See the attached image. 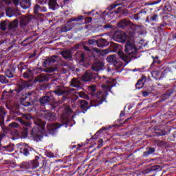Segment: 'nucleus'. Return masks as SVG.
<instances>
[{
  "label": "nucleus",
  "instance_id": "1",
  "mask_svg": "<svg viewBox=\"0 0 176 176\" xmlns=\"http://www.w3.org/2000/svg\"><path fill=\"white\" fill-rule=\"evenodd\" d=\"M102 85L101 87L104 89L102 91H97V86L96 85H92L88 87V90L89 94L92 97V100L90 101V107H98L101 105L108 96V92L111 93L112 91V87H116L118 82L116 79L108 78L107 77L103 76L102 79Z\"/></svg>",
  "mask_w": 176,
  "mask_h": 176
},
{
  "label": "nucleus",
  "instance_id": "2",
  "mask_svg": "<svg viewBox=\"0 0 176 176\" xmlns=\"http://www.w3.org/2000/svg\"><path fill=\"white\" fill-rule=\"evenodd\" d=\"M34 123L36 126L32 129L30 133L34 141L39 142L43 138V135H47L46 133V122L43 121L39 118L34 120Z\"/></svg>",
  "mask_w": 176,
  "mask_h": 176
},
{
  "label": "nucleus",
  "instance_id": "3",
  "mask_svg": "<svg viewBox=\"0 0 176 176\" xmlns=\"http://www.w3.org/2000/svg\"><path fill=\"white\" fill-rule=\"evenodd\" d=\"M124 47V52L120 50L118 52V55L122 61L129 63L130 57L135 56V54H137L138 50L137 49V47H135V45L130 41L126 43Z\"/></svg>",
  "mask_w": 176,
  "mask_h": 176
},
{
  "label": "nucleus",
  "instance_id": "4",
  "mask_svg": "<svg viewBox=\"0 0 176 176\" xmlns=\"http://www.w3.org/2000/svg\"><path fill=\"white\" fill-rule=\"evenodd\" d=\"M54 94L56 96H69V94H78V96L80 98H85V100H89V95L86 94V93L83 91H79L77 92L76 89H56L54 91Z\"/></svg>",
  "mask_w": 176,
  "mask_h": 176
},
{
  "label": "nucleus",
  "instance_id": "5",
  "mask_svg": "<svg viewBox=\"0 0 176 176\" xmlns=\"http://www.w3.org/2000/svg\"><path fill=\"white\" fill-rule=\"evenodd\" d=\"M43 162H45L42 158L38 156H35V159L31 161H23L20 164L21 168H25L28 170H34L35 168H38L39 167V164H43Z\"/></svg>",
  "mask_w": 176,
  "mask_h": 176
},
{
  "label": "nucleus",
  "instance_id": "6",
  "mask_svg": "<svg viewBox=\"0 0 176 176\" xmlns=\"http://www.w3.org/2000/svg\"><path fill=\"white\" fill-rule=\"evenodd\" d=\"M19 152L23 156L28 157V156H32V155H35L36 151L34 148H32L30 144L25 143H19Z\"/></svg>",
  "mask_w": 176,
  "mask_h": 176
},
{
  "label": "nucleus",
  "instance_id": "7",
  "mask_svg": "<svg viewBox=\"0 0 176 176\" xmlns=\"http://www.w3.org/2000/svg\"><path fill=\"white\" fill-rule=\"evenodd\" d=\"M99 79H102V78L98 76V74L94 73L91 70H87L81 76L82 82H97Z\"/></svg>",
  "mask_w": 176,
  "mask_h": 176
},
{
  "label": "nucleus",
  "instance_id": "8",
  "mask_svg": "<svg viewBox=\"0 0 176 176\" xmlns=\"http://www.w3.org/2000/svg\"><path fill=\"white\" fill-rule=\"evenodd\" d=\"M64 122H65L64 123H61V124H54V123L47 124V131L48 134L54 135V134L57 133V129H60L61 126H65V127H67L68 126V119L65 118Z\"/></svg>",
  "mask_w": 176,
  "mask_h": 176
},
{
  "label": "nucleus",
  "instance_id": "9",
  "mask_svg": "<svg viewBox=\"0 0 176 176\" xmlns=\"http://www.w3.org/2000/svg\"><path fill=\"white\" fill-rule=\"evenodd\" d=\"M17 119L18 122H19L22 126H25V127H31V121H30L32 119L31 114H22V116Z\"/></svg>",
  "mask_w": 176,
  "mask_h": 176
},
{
  "label": "nucleus",
  "instance_id": "10",
  "mask_svg": "<svg viewBox=\"0 0 176 176\" xmlns=\"http://www.w3.org/2000/svg\"><path fill=\"white\" fill-rule=\"evenodd\" d=\"M53 101V96L52 93L48 92L45 94V96L41 97L39 100V102L41 107H46V105H50Z\"/></svg>",
  "mask_w": 176,
  "mask_h": 176
},
{
  "label": "nucleus",
  "instance_id": "11",
  "mask_svg": "<svg viewBox=\"0 0 176 176\" xmlns=\"http://www.w3.org/2000/svg\"><path fill=\"white\" fill-rule=\"evenodd\" d=\"M77 105L81 111H80V113H86L87 112V110L91 108V107L90 106V103L89 105V102L85 100H78L77 102Z\"/></svg>",
  "mask_w": 176,
  "mask_h": 176
},
{
  "label": "nucleus",
  "instance_id": "12",
  "mask_svg": "<svg viewBox=\"0 0 176 176\" xmlns=\"http://www.w3.org/2000/svg\"><path fill=\"white\" fill-rule=\"evenodd\" d=\"M58 61V56L56 55H53L51 56H49L46 58L45 60L43 62V67H46L47 65H53V64H55Z\"/></svg>",
  "mask_w": 176,
  "mask_h": 176
},
{
  "label": "nucleus",
  "instance_id": "13",
  "mask_svg": "<svg viewBox=\"0 0 176 176\" xmlns=\"http://www.w3.org/2000/svg\"><path fill=\"white\" fill-rule=\"evenodd\" d=\"M126 33L122 32H116L113 36V40L121 43L126 42Z\"/></svg>",
  "mask_w": 176,
  "mask_h": 176
},
{
  "label": "nucleus",
  "instance_id": "14",
  "mask_svg": "<svg viewBox=\"0 0 176 176\" xmlns=\"http://www.w3.org/2000/svg\"><path fill=\"white\" fill-rule=\"evenodd\" d=\"M157 148L156 146H147L143 152L142 157H148L151 155H153L156 152Z\"/></svg>",
  "mask_w": 176,
  "mask_h": 176
},
{
  "label": "nucleus",
  "instance_id": "15",
  "mask_svg": "<svg viewBox=\"0 0 176 176\" xmlns=\"http://www.w3.org/2000/svg\"><path fill=\"white\" fill-rule=\"evenodd\" d=\"M157 148L156 146H147L143 152L142 157H148L151 155H153L156 152Z\"/></svg>",
  "mask_w": 176,
  "mask_h": 176
},
{
  "label": "nucleus",
  "instance_id": "16",
  "mask_svg": "<svg viewBox=\"0 0 176 176\" xmlns=\"http://www.w3.org/2000/svg\"><path fill=\"white\" fill-rule=\"evenodd\" d=\"M129 1L127 0H117L114 3L111 4L108 8V10H113L117 6H127Z\"/></svg>",
  "mask_w": 176,
  "mask_h": 176
},
{
  "label": "nucleus",
  "instance_id": "17",
  "mask_svg": "<svg viewBox=\"0 0 176 176\" xmlns=\"http://www.w3.org/2000/svg\"><path fill=\"white\" fill-rule=\"evenodd\" d=\"M146 23L151 24V25H155V23H159V14H151L146 16Z\"/></svg>",
  "mask_w": 176,
  "mask_h": 176
},
{
  "label": "nucleus",
  "instance_id": "18",
  "mask_svg": "<svg viewBox=\"0 0 176 176\" xmlns=\"http://www.w3.org/2000/svg\"><path fill=\"white\" fill-rule=\"evenodd\" d=\"M104 63L102 61L96 60L91 65L92 71L95 72H99V71H104Z\"/></svg>",
  "mask_w": 176,
  "mask_h": 176
},
{
  "label": "nucleus",
  "instance_id": "19",
  "mask_svg": "<svg viewBox=\"0 0 176 176\" xmlns=\"http://www.w3.org/2000/svg\"><path fill=\"white\" fill-rule=\"evenodd\" d=\"M83 14H87V17L85 18V24H89L93 21V17L97 14V12L96 10H92L91 11L83 12Z\"/></svg>",
  "mask_w": 176,
  "mask_h": 176
},
{
  "label": "nucleus",
  "instance_id": "20",
  "mask_svg": "<svg viewBox=\"0 0 176 176\" xmlns=\"http://www.w3.org/2000/svg\"><path fill=\"white\" fill-rule=\"evenodd\" d=\"M131 24L133 23L129 21V19H122L118 23V27L124 30L125 28H127V27L131 26Z\"/></svg>",
  "mask_w": 176,
  "mask_h": 176
},
{
  "label": "nucleus",
  "instance_id": "21",
  "mask_svg": "<svg viewBox=\"0 0 176 176\" xmlns=\"http://www.w3.org/2000/svg\"><path fill=\"white\" fill-rule=\"evenodd\" d=\"M59 109L61 111L63 115H66V116H69V115L72 113V109H71V107L65 104L60 107Z\"/></svg>",
  "mask_w": 176,
  "mask_h": 176
},
{
  "label": "nucleus",
  "instance_id": "22",
  "mask_svg": "<svg viewBox=\"0 0 176 176\" xmlns=\"http://www.w3.org/2000/svg\"><path fill=\"white\" fill-rule=\"evenodd\" d=\"M85 19V16L83 15H79L77 16L72 17L68 19V23H72V22H76L77 23V25H80L82 23V20Z\"/></svg>",
  "mask_w": 176,
  "mask_h": 176
},
{
  "label": "nucleus",
  "instance_id": "23",
  "mask_svg": "<svg viewBox=\"0 0 176 176\" xmlns=\"http://www.w3.org/2000/svg\"><path fill=\"white\" fill-rule=\"evenodd\" d=\"M47 80H49V77L43 74H38L34 79L36 83L37 82H38V83H43V82H47Z\"/></svg>",
  "mask_w": 176,
  "mask_h": 176
},
{
  "label": "nucleus",
  "instance_id": "24",
  "mask_svg": "<svg viewBox=\"0 0 176 176\" xmlns=\"http://www.w3.org/2000/svg\"><path fill=\"white\" fill-rule=\"evenodd\" d=\"M60 54H61L62 57H63L65 60L72 61V54L71 53V51L63 50L60 52Z\"/></svg>",
  "mask_w": 176,
  "mask_h": 176
},
{
  "label": "nucleus",
  "instance_id": "25",
  "mask_svg": "<svg viewBox=\"0 0 176 176\" xmlns=\"http://www.w3.org/2000/svg\"><path fill=\"white\" fill-rule=\"evenodd\" d=\"M25 87H27V83L25 82L19 83L16 85L14 89V91H16V94H20V93H21V91H23V90L25 89Z\"/></svg>",
  "mask_w": 176,
  "mask_h": 176
},
{
  "label": "nucleus",
  "instance_id": "26",
  "mask_svg": "<svg viewBox=\"0 0 176 176\" xmlns=\"http://www.w3.org/2000/svg\"><path fill=\"white\" fill-rule=\"evenodd\" d=\"M34 92H22L20 100H33L32 97H34Z\"/></svg>",
  "mask_w": 176,
  "mask_h": 176
},
{
  "label": "nucleus",
  "instance_id": "27",
  "mask_svg": "<svg viewBox=\"0 0 176 176\" xmlns=\"http://www.w3.org/2000/svg\"><path fill=\"white\" fill-rule=\"evenodd\" d=\"M31 126H25L22 125V129L19 131V135L21 138H27L28 137V129Z\"/></svg>",
  "mask_w": 176,
  "mask_h": 176
},
{
  "label": "nucleus",
  "instance_id": "28",
  "mask_svg": "<svg viewBox=\"0 0 176 176\" xmlns=\"http://www.w3.org/2000/svg\"><path fill=\"white\" fill-rule=\"evenodd\" d=\"M80 81L78 80L76 78H74L72 79L71 82H70V86L72 87H76V89H82V86L80 85Z\"/></svg>",
  "mask_w": 176,
  "mask_h": 176
},
{
  "label": "nucleus",
  "instance_id": "29",
  "mask_svg": "<svg viewBox=\"0 0 176 176\" xmlns=\"http://www.w3.org/2000/svg\"><path fill=\"white\" fill-rule=\"evenodd\" d=\"M28 24H30V19L27 17L23 18L19 22V26L24 30L27 29Z\"/></svg>",
  "mask_w": 176,
  "mask_h": 176
},
{
  "label": "nucleus",
  "instance_id": "30",
  "mask_svg": "<svg viewBox=\"0 0 176 176\" xmlns=\"http://www.w3.org/2000/svg\"><path fill=\"white\" fill-rule=\"evenodd\" d=\"M96 45L98 47H105L109 45V43L107 39L100 38L97 40Z\"/></svg>",
  "mask_w": 176,
  "mask_h": 176
},
{
  "label": "nucleus",
  "instance_id": "31",
  "mask_svg": "<svg viewBox=\"0 0 176 176\" xmlns=\"http://www.w3.org/2000/svg\"><path fill=\"white\" fill-rule=\"evenodd\" d=\"M19 27V19H16L12 22L8 21V29L12 31H16V28Z\"/></svg>",
  "mask_w": 176,
  "mask_h": 176
},
{
  "label": "nucleus",
  "instance_id": "32",
  "mask_svg": "<svg viewBox=\"0 0 176 176\" xmlns=\"http://www.w3.org/2000/svg\"><path fill=\"white\" fill-rule=\"evenodd\" d=\"M151 58L153 60V62L150 66L151 68H155L156 65H159L160 64H162V60H160V58H159V56H151Z\"/></svg>",
  "mask_w": 176,
  "mask_h": 176
},
{
  "label": "nucleus",
  "instance_id": "33",
  "mask_svg": "<svg viewBox=\"0 0 176 176\" xmlns=\"http://www.w3.org/2000/svg\"><path fill=\"white\" fill-rule=\"evenodd\" d=\"M44 118L46 120L49 122H54L57 117H56V113H45L44 115Z\"/></svg>",
  "mask_w": 176,
  "mask_h": 176
},
{
  "label": "nucleus",
  "instance_id": "34",
  "mask_svg": "<svg viewBox=\"0 0 176 176\" xmlns=\"http://www.w3.org/2000/svg\"><path fill=\"white\" fill-rule=\"evenodd\" d=\"M61 104H63L62 100L54 102L52 100L51 103L49 105L50 110V111H56V109L58 108V107H59Z\"/></svg>",
  "mask_w": 176,
  "mask_h": 176
},
{
  "label": "nucleus",
  "instance_id": "35",
  "mask_svg": "<svg viewBox=\"0 0 176 176\" xmlns=\"http://www.w3.org/2000/svg\"><path fill=\"white\" fill-rule=\"evenodd\" d=\"M19 5L22 9H28L31 6V0H20Z\"/></svg>",
  "mask_w": 176,
  "mask_h": 176
},
{
  "label": "nucleus",
  "instance_id": "36",
  "mask_svg": "<svg viewBox=\"0 0 176 176\" xmlns=\"http://www.w3.org/2000/svg\"><path fill=\"white\" fill-rule=\"evenodd\" d=\"M145 80H146V77L145 76H142V78H140L135 84L136 89H142V87H144V83H145Z\"/></svg>",
  "mask_w": 176,
  "mask_h": 176
},
{
  "label": "nucleus",
  "instance_id": "37",
  "mask_svg": "<svg viewBox=\"0 0 176 176\" xmlns=\"http://www.w3.org/2000/svg\"><path fill=\"white\" fill-rule=\"evenodd\" d=\"M146 14V10H142L139 11L138 13L135 14L133 16L134 20H140V19H142L144 16Z\"/></svg>",
  "mask_w": 176,
  "mask_h": 176
},
{
  "label": "nucleus",
  "instance_id": "38",
  "mask_svg": "<svg viewBox=\"0 0 176 176\" xmlns=\"http://www.w3.org/2000/svg\"><path fill=\"white\" fill-rule=\"evenodd\" d=\"M20 104L23 105V107H30L32 104H34L35 102V99H31V100H23L20 99Z\"/></svg>",
  "mask_w": 176,
  "mask_h": 176
},
{
  "label": "nucleus",
  "instance_id": "39",
  "mask_svg": "<svg viewBox=\"0 0 176 176\" xmlns=\"http://www.w3.org/2000/svg\"><path fill=\"white\" fill-rule=\"evenodd\" d=\"M48 6L52 10H56L58 8V4L56 0H49Z\"/></svg>",
  "mask_w": 176,
  "mask_h": 176
},
{
  "label": "nucleus",
  "instance_id": "40",
  "mask_svg": "<svg viewBox=\"0 0 176 176\" xmlns=\"http://www.w3.org/2000/svg\"><path fill=\"white\" fill-rule=\"evenodd\" d=\"M14 72H16L15 68H10L6 70V76L7 78H14Z\"/></svg>",
  "mask_w": 176,
  "mask_h": 176
},
{
  "label": "nucleus",
  "instance_id": "41",
  "mask_svg": "<svg viewBox=\"0 0 176 176\" xmlns=\"http://www.w3.org/2000/svg\"><path fill=\"white\" fill-rule=\"evenodd\" d=\"M72 30V26L70 23H68V20L65 26L62 27L60 29V32H68V31H71Z\"/></svg>",
  "mask_w": 176,
  "mask_h": 176
},
{
  "label": "nucleus",
  "instance_id": "42",
  "mask_svg": "<svg viewBox=\"0 0 176 176\" xmlns=\"http://www.w3.org/2000/svg\"><path fill=\"white\" fill-rule=\"evenodd\" d=\"M6 116V110L3 107H0V123H3Z\"/></svg>",
  "mask_w": 176,
  "mask_h": 176
},
{
  "label": "nucleus",
  "instance_id": "43",
  "mask_svg": "<svg viewBox=\"0 0 176 176\" xmlns=\"http://www.w3.org/2000/svg\"><path fill=\"white\" fill-rule=\"evenodd\" d=\"M40 170L44 175H49L50 174V168L48 166L43 165L40 167Z\"/></svg>",
  "mask_w": 176,
  "mask_h": 176
},
{
  "label": "nucleus",
  "instance_id": "44",
  "mask_svg": "<svg viewBox=\"0 0 176 176\" xmlns=\"http://www.w3.org/2000/svg\"><path fill=\"white\" fill-rule=\"evenodd\" d=\"M39 12H46V8L42 10V8L39 5L36 4L34 7V14H38Z\"/></svg>",
  "mask_w": 176,
  "mask_h": 176
},
{
  "label": "nucleus",
  "instance_id": "45",
  "mask_svg": "<svg viewBox=\"0 0 176 176\" xmlns=\"http://www.w3.org/2000/svg\"><path fill=\"white\" fill-rule=\"evenodd\" d=\"M9 21L6 20L0 23V30L1 31H6V28L8 27Z\"/></svg>",
  "mask_w": 176,
  "mask_h": 176
},
{
  "label": "nucleus",
  "instance_id": "46",
  "mask_svg": "<svg viewBox=\"0 0 176 176\" xmlns=\"http://www.w3.org/2000/svg\"><path fill=\"white\" fill-rule=\"evenodd\" d=\"M107 61L108 63H111L112 64H116V63H118V60H116V58L113 55H110L107 56Z\"/></svg>",
  "mask_w": 176,
  "mask_h": 176
},
{
  "label": "nucleus",
  "instance_id": "47",
  "mask_svg": "<svg viewBox=\"0 0 176 176\" xmlns=\"http://www.w3.org/2000/svg\"><path fill=\"white\" fill-rule=\"evenodd\" d=\"M160 69H164V71L162 72L160 79L161 78H164V76H166V74H167L168 71H170V68L166 67H162V66H160Z\"/></svg>",
  "mask_w": 176,
  "mask_h": 176
},
{
  "label": "nucleus",
  "instance_id": "48",
  "mask_svg": "<svg viewBox=\"0 0 176 176\" xmlns=\"http://www.w3.org/2000/svg\"><path fill=\"white\" fill-rule=\"evenodd\" d=\"M167 25H168V23L166 22L165 21H163L162 23L158 24L157 30H158V31H162L163 28H164V27H166Z\"/></svg>",
  "mask_w": 176,
  "mask_h": 176
},
{
  "label": "nucleus",
  "instance_id": "49",
  "mask_svg": "<svg viewBox=\"0 0 176 176\" xmlns=\"http://www.w3.org/2000/svg\"><path fill=\"white\" fill-rule=\"evenodd\" d=\"M155 133L160 136L166 135V134H167V131L164 129H155Z\"/></svg>",
  "mask_w": 176,
  "mask_h": 176
},
{
  "label": "nucleus",
  "instance_id": "50",
  "mask_svg": "<svg viewBox=\"0 0 176 176\" xmlns=\"http://www.w3.org/2000/svg\"><path fill=\"white\" fill-rule=\"evenodd\" d=\"M0 83L6 85V83H9V80L7 79L6 76L3 75H0Z\"/></svg>",
  "mask_w": 176,
  "mask_h": 176
},
{
  "label": "nucleus",
  "instance_id": "51",
  "mask_svg": "<svg viewBox=\"0 0 176 176\" xmlns=\"http://www.w3.org/2000/svg\"><path fill=\"white\" fill-rule=\"evenodd\" d=\"M2 148L6 149V151H7L8 152H13V151H14V147L13 146V144L4 146H2Z\"/></svg>",
  "mask_w": 176,
  "mask_h": 176
},
{
  "label": "nucleus",
  "instance_id": "52",
  "mask_svg": "<svg viewBox=\"0 0 176 176\" xmlns=\"http://www.w3.org/2000/svg\"><path fill=\"white\" fill-rule=\"evenodd\" d=\"M76 57H78L81 61H85V54L82 52H78L76 54Z\"/></svg>",
  "mask_w": 176,
  "mask_h": 176
},
{
  "label": "nucleus",
  "instance_id": "53",
  "mask_svg": "<svg viewBox=\"0 0 176 176\" xmlns=\"http://www.w3.org/2000/svg\"><path fill=\"white\" fill-rule=\"evenodd\" d=\"M30 40V38H25L24 41L21 42L22 46H24L26 47V46H30L31 43H32V41H28Z\"/></svg>",
  "mask_w": 176,
  "mask_h": 176
},
{
  "label": "nucleus",
  "instance_id": "54",
  "mask_svg": "<svg viewBox=\"0 0 176 176\" xmlns=\"http://www.w3.org/2000/svg\"><path fill=\"white\" fill-rule=\"evenodd\" d=\"M168 98H170V96L166 95V93L163 94L160 98V102H164V101H166Z\"/></svg>",
  "mask_w": 176,
  "mask_h": 176
},
{
  "label": "nucleus",
  "instance_id": "55",
  "mask_svg": "<svg viewBox=\"0 0 176 176\" xmlns=\"http://www.w3.org/2000/svg\"><path fill=\"white\" fill-rule=\"evenodd\" d=\"M25 65H24V63L20 62L19 64L17 66L18 70L19 72H23V69H25Z\"/></svg>",
  "mask_w": 176,
  "mask_h": 176
},
{
  "label": "nucleus",
  "instance_id": "56",
  "mask_svg": "<svg viewBox=\"0 0 176 176\" xmlns=\"http://www.w3.org/2000/svg\"><path fill=\"white\" fill-rule=\"evenodd\" d=\"M100 133H102V130H99L94 136H92L90 138V141H91V140H97V138H98V137H100Z\"/></svg>",
  "mask_w": 176,
  "mask_h": 176
},
{
  "label": "nucleus",
  "instance_id": "57",
  "mask_svg": "<svg viewBox=\"0 0 176 176\" xmlns=\"http://www.w3.org/2000/svg\"><path fill=\"white\" fill-rule=\"evenodd\" d=\"M175 91V89L174 88L169 89L165 92L166 95H168L169 97L172 95L174 94V92Z\"/></svg>",
  "mask_w": 176,
  "mask_h": 176
},
{
  "label": "nucleus",
  "instance_id": "58",
  "mask_svg": "<svg viewBox=\"0 0 176 176\" xmlns=\"http://www.w3.org/2000/svg\"><path fill=\"white\" fill-rule=\"evenodd\" d=\"M31 73V70H28L25 72L23 73V78L25 79H28L30 78V74Z\"/></svg>",
  "mask_w": 176,
  "mask_h": 176
},
{
  "label": "nucleus",
  "instance_id": "59",
  "mask_svg": "<svg viewBox=\"0 0 176 176\" xmlns=\"http://www.w3.org/2000/svg\"><path fill=\"white\" fill-rule=\"evenodd\" d=\"M45 156H47V157H54V154H53V153L50 152V151H46L45 152Z\"/></svg>",
  "mask_w": 176,
  "mask_h": 176
},
{
  "label": "nucleus",
  "instance_id": "60",
  "mask_svg": "<svg viewBox=\"0 0 176 176\" xmlns=\"http://www.w3.org/2000/svg\"><path fill=\"white\" fill-rule=\"evenodd\" d=\"M9 127L14 129L16 127H19V124L16 122H12L9 124Z\"/></svg>",
  "mask_w": 176,
  "mask_h": 176
},
{
  "label": "nucleus",
  "instance_id": "61",
  "mask_svg": "<svg viewBox=\"0 0 176 176\" xmlns=\"http://www.w3.org/2000/svg\"><path fill=\"white\" fill-rule=\"evenodd\" d=\"M160 2H162V0H157L155 1L146 3V5H148V6L157 5V3H160Z\"/></svg>",
  "mask_w": 176,
  "mask_h": 176
},
{
  "label": "nucleus",
  "instance_id": "62",
  "mask_svg": "<svg viewBox=\"0 0 176 176\" xmlns=\"http://www.w3.org/2000/svg\"><path fill=\"white\" fill-rule=\"evenodd\" d=\"M40 5H46L47 0H36Z\"/></svg>",
  "mask_w": 176,
  "mask_h": 176
},
{
  "label": "nucleus",
  "instance_id": "63",
  "mask_svg": "<svg viewBox=\"0 0 176 176\" xmlns=\"http://www.w3.org/2000/svg\"><path fill=\"white\" fill-rule=\"evenodd\" d=\"M88 43L89 45H97V40H94V39L89 40Z\"/></svg>",
  "mask_w": 176,
  "mask_h": 176
},
{
  "label": "nucleus",
  "instance_id": "64",
  "mask_svg": "<svg viewBox=\"0 0 176 176\" xmlns=\"http://www.w3.org/2000/svg\"><path fill=\"white\" fill-rule=\"evenodd\" d=\"M44 72H47L48 74H52V72H54V69L53 68H47L44 70Z\"/></svg>",
  "mask_w": 176,
  "mask_h": 176
}]
</instances>
